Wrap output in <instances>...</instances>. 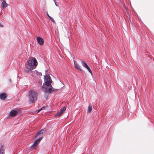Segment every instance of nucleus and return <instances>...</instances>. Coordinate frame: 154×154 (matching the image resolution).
<instances>
[{"mask_svg": "<svg viewBox=\"0 0 154 154\" xmlns=\"http://www.w3.org/2000/svg\"><path fill=\"white\" fill-rule=\"evenodd\" d=\"M38 95L37 91L31 90L29 92V99L30 103H32L36 100Z\"/></svg>", "mask_w": 154, "mask_h": 154, "instance_id": "f03ea898", "label": "nucleus"}, {"mask_svg": "<svg viewBox=\"0 0 154 154\" xmlns=\"http://www.w3.org/2000/svg\"><path fill=\"white\" fill-rule=\"evenodd\" d=\"M81 63H82V66L83 67H84L88 69V71L91 74H92V72L91 71V70L90 68L89 67V66H88L87 64H86V62L83 60H82Z\"/></svg>", "mask_w": 154, "mask_h": 154, "instance_id": "0eeeda50", "label": "nucleus"}, {"mask_svg": "<svg viewBox=\"0 0 154 154\" xmlns=\"http://www.w3.org/2000/svg\"><path fill=\"white\" fill-rule=\"evenodd\" d=\"M47 15L48 16V17L50 18L51 17L50 16L48 13L47 14Z\"/></svg>", "mask_w": 154, "mask_h": 154, "instance_id": "aec40b11", "label": "nucleus"}, {"mask_svg": "<svg viewBox=\"0 0 154 154\" xmlns=\"http://www.w3.org/2000/svg\"><path fill=\"white\" fill-rule=\"evenodd\" d=\"M92 110V107L91 106H89L88 107V112L89 113Z\"/></svg>", "mask_w": 154, "mask_h": 154, "instance_id": "2eb2a0df", "label": "nucleus"}, {"mask_svg": "<svg viewBox=\"0 0 154 154\" xmlns=\"http://www.w3.org/2000/svg\"><path fill=\"white\" fill-rule=\"evenodd\" d=\"M28 64L26 66V69L25 72L29 73L32 72V70L35 68L38 65V62L35 58L32 57L27 61Z\"/></svg>", "mask_w": 154, "mask_h": 154, "instance_id": "f257e3e1", "label": "nucleus"}, {"mask_svg": "<svg viewBox=\"0 0 154 154\" xmlns=\"http://www.w3.org/2000/svg\"><path fill=\"white\" fill-rule=\"evenodd\" d=\"M42 138L43 137H40L38 139L36 140L35 142L31 146V148L33 149H36L38 145L39 144Z\"/></svg>", "mask_w": 154, "mask_h": 154, "instance_id": "20e7f679", "label": "nucleus"}, {"mask_svg": "<svg viewBox=\"0 0 154 154\" xmlns=\"http://www.w3.org/2000/svg\"><path fill=\"white\" fill-rule=\"evenodd\" d=\"M41 110V109H38L37 110V113H38L39 111H40Z\"/></svg>", "mask_w": 154, "mask_h": 154, "instance_id": "a211bd4d", "label": "nucleus"}, {"mask_svg": "<svg viewBox=\"0 0 154 154\" xmlns=\"http://www.w3.org/2000/svg\"><path fill=\"white\" fill-rule=\"evenodd\" d=\"M74 65L75 67L77 69L80 70V71H82V69H81V68L77 63L76 64H75Z\"/></svg>", "mask_w": 154, "mask_h": 154, "instance_id": "f8f14e48", "label": "nucleus"}, {"mask_svg": "<svg viewBox=\"0 0 154 154\" xmlns=\"http://www.w3.org/2000/svg\"><path fill=\"white\" fill-rule=\"evenodd\" d=\"M66 109V107H64L61 108L57 114L55 115V116L56 117H59L61 116L64 113V111Z\"/></svg>", "mask_w": 154, "mask_h": 154, "instance_id": "39448f33", "label": "nucleus"}, {"mask_svg": "<svg viewBox=\"0 0 154 154\" xmlns=\"http://www.w3.org/2000/svg\"><path fill=\"white\" fill-rule=\"evenodd\" d=\"M4 151L3 147H1L0 148V154H4Z\"/></svg>", "mask_w": 154, "mask_h": 154, "instance_id": "4468645a", "label": "nucleus"}, {"mask_svg": "<svg viewBox=\"0 0 154 154\" xmlns=\"http://www.w3.org/2000/svg\"><path fill=\"white\" fill-rule=\"evenodd\" d=\"M18 114L17 112L15 110H11L10 112L9 115L11 116H14Z\"/></svg>", "mask_w": 154, "mask_h": 154, "instance_id": "9d476101", "label": "nucleus"}, {"mask_svg": "<svg viewBox=\"0 0 154 154\" xmlns=\"http://www.w3.org/2000/svg\"><path fill=\"white\" fill-rule=\"evenodd\" d=\"M38 44L40 45H42L44 44L43 39L40 37H37L36 38Z\"/></svg>", "mask_w": 154, "mask_h": 154, "instance_id": "6e6552de", "label": "nucleus"}, {"mask_svg": "<svg viewBox=\"0 0 154 154\" xmlns=\"http://www.w3.org/2000/svg\"><path fill=\"white\" fill-rule=\"evenodd\" d=\"M45 83L43 84L42 88H45V85H51V83L52 82L51 79L48 75L45 76Z\"/></svg>", "mask_w": 154, "mask_h": 154, "instance_id": "7ed1b4c3", "label": "nucleus"}, {"mask_svg": "<svg viewBox=\"0 0 154 154\" xmlns=\"http://www.w3.org/2000/svg\"><path fill=\"white\" fill-rule=\"evenodd\" d=\"M45 130L44 129H42L39 132H38L36 134L35 137H36L37 136L39 135L40 134H43L45 132Z\"/></svg>", "mask_w": 154, "mask_h": 154, "instance_id": "9b49d317", "label": "nucleus"}, {"mask_svg": "<svg viewBox=\"0 0 154 154\" xmlns=\"http://www.w3.org/2000/svg\"><path fill=\"white\" fill-rule=\"evenodd\" d=\"M36 73H38V74L39 75H40L41 74V73H38V72H37L36 71Z\"/></svg>", "mask_w": 154, "mask_h": 154, "instance_id": "412c9836", "label": "nucleus"}, {"mask_svg": "<svg viewBox=\"0 0 154 154\" xmlns=\"http://www.w3.org/2000/svg\"><path fill=\"white\" fill-rule=\"evenodd\" d=\"M2 4L3 5V8H6L7 7L8 4L4 0H3L2 2Z\"/></svg>", "mask_w": 154, "mask_h": 154, "instance_id": "ddd939ff", "label": "nucleus"}, {"mask_svg": "<svg viewBox=\"0 0 154 154\" xmlns=\"http://www.w3.org/2000/svg\"><path fill=\"white\" fill-rule=\"evenodd\" d=\"M51 20L54 23H55V20L51 17L50 18Z\"/></svg>", "mask_w": 154, "mask_h": 154, "instance_id": "dca6fc26", "label": "nucleus"}, {"mask_svg": "<svg viewBox=\"0 0 154 154\" xmlns=\"http://www.w3.org/2000/svg\"><path fill=\"white\" fill-rule=\"evenodd\" d=\"M45 89V93H50L52 91V87L51 86L45 85V88H42Z\"/></svg>", "mask_w": 154, "mask_h": 154, "instance_id": "423d86ee", "label": "nucleus"}, {"mask_svg": "<svg viewBox=\"0 0 154 154\" xmlns=\"http://www.w3.org/2000/svg\"><path fill=\"white\" fill-rule=\"evenodd\" d=\"M45 108V107H42L41 109V110H42V109H44V108Z\"/></svg>", "mask_w": 154, "mask_h": 154, "instance_id": "f3484780", "label": "nucleus"}, {"mask_svg": "<svg viewBox=\"0 0 154 154\" xmlns=\"http://www.w3.org/2000/svg\"><path fill=\"white\" fill-rule=\"evenodd\" d=\"M54 1L55 2V3L56 5V6H57V5L56 4V2L54 0Z\"/></svg>", "mask_w": 154, "mask_h": 154, "instance_id": "4be33fe9", "label": "nucleus"}, {"mask_svg": "<svg viewBox=\"0 0 154 154\" xmlns=\"http://www.w3.org/2000/svg\"><path fill=\"white\" fill-rule=\"evenodd\" d=\"M7 96V94L5 93H2L0 94V98L3 100H5Z\"/></svg>", "mask_w": 154, "mask_h": 154, "instance_id": "1a4fd4ad", "label": "nucleus"}, {"mask_svg": "<svg viewBox=\"0 0 154 154\" xmlns=\"http://www.w3.org/2000/svg\"><path fill=\"white\" fill-rule=\"evenodd\" d=\"M74 65L75 64H76L77 63H76V61L75 60H74Z\"/></svg>", "mask_w": 154, "mask_h": 154, "instance_id": "6ab92c4d", "label": "nucleus"}, {"mask_svg": "<svg viewBox=\"0 0 154 154\" xmlns=\"http://www.w3.org/2000/svg\"><path fill=\"white\" fill-rule=\"evenodd\" d=\"M0 26L2 27H3V26L1 24V23H0Z\"/></svg>", "mask_w": 154, "mask_h": 154, "instance_id": "5701e85b", "label": "nucleus"}]
</instances>
